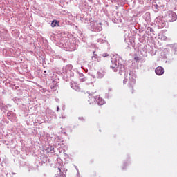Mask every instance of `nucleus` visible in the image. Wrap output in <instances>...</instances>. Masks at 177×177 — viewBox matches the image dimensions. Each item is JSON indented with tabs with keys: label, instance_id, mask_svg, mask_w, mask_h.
<instances>
[{
	"label": "nucleus",
	"instance_id": "1",
	"mask_svg": "<svg viewBox=\"0 0 177 177\" xmlns=\"http://www.w3.org/2000/svg\"><path fill=\"white\" fill-rule=\"evenodd\" d=\"M168 21L169 22H173V21H176V14L174 12H171V11H169L168 12Z\"/></svg>",
	"mask_w": 177,
	"mask_h": 177
},
{
	"label": "nucleus",
	"instance_id": "2",
	"mask_svg": "<svg viewBox=\"0 0 177 177\" xmlns=\"http://www.w3.org/2000/svg\"><path fill=\"white\" fill-rule=\"evenodd\" d=\"M164 68L162 66H158V68H156L155 73L157 74L158 76L162 75L164 74Z\"/></svg>",
	"mask_w": 177,
	"mask_h": 177
},
{
	"label": "nucleus",
	"instance_id": "3",
	"mask_svg": "<svg viewBox=\"0 0 177 177\" xmlns=\"http://www.w3.org/2000/svg\"><path fill=\"white\" fill-rule=\"evenodd\" d=\"M57 174L55 176V177H66V174L61 171L60 167L57 169Z\"/></svg>",
	"mask_w": 177,
	"mask_h": 177
},
{
	"label": "nucleus",
	"instance_id": "4",
	"mask_svg": "<svg viewBox=\"0 0 177 177\" xmlns=\"http://www.w3.org/2000/svg\"><path fill=\"white\" fill-rule=\"evenodd\" d=\"M97 104L98 106H103V104H105L106 102L102 100V98H100L97 102Z\"/></svg>",
	"mask_w": 177,
	"mask_h": 177
},
{
	"label": "nucleus",
	"instance_id": "5",
	"mask_svg": "<svg viewBox=\"0 0 177 177\" xmlns=\"http://www.w3.org/2000/svg\"><path fill=\"white\" fill-rule=\"evenodd\" d=\"M57 25L59 26V22H57V20H53V22H51L52 27H56Z\"/></svg>",
	"mask_w": 177,
	"mask_h": 177
},
{
	"label": "nucleus",
	"instance_id": "6",
	"mask_svg": "<svg viewBox=\"0 0 177 177\" xmlns=\"http://www.w3.org/2000/svg\"><path fill=\"white\" fill-rule=\"evenodd\" d=\"M93 98L97 101V102L101 99L99 95H94Z\"/></svg>",
	"mask_w": 177,
	"mask_h": 177
},
{
	"label": "nucleus",
	"instance_id": "7",
	"mask_svg": "<svg viewBox=\"0 0 177 177\" xmlns=\"http://www.w3.org/2000/svg\"><path fill=\"white\" fill-rule=\"evenodd\" d=\"M134 61L136 62H139L140 60V58L137 55H134Z\"/></svg>",
	"mask_w": 177,
	"mask_h": 177
},
{
	"label": "nucleus",
	"instance_id": "8",
	"mask_svg": "<svg viewBox=\"0 0 177 177\" xmlns=\"http://www.w3.org/2000/svg\"><path fill=\"white\" fill-rule=\"evenodd\" d=\"M114 71H115V72H116V71H117V70H114Z\"/></svg>",
	"mask_w": 177,
	"mask_h": 177
},
{
	"label": "nucleus",
	"instance_id": "9",
	"mask_svg": "<svg viewBox=\"0 0 177 177\" xmlns=\"http://www.w3.org/2000/svg\"><path fill=\"white\" fill-rule=\"evenodd\" d=\"M131 88H132V89H133V86H131Z\"/></svg>",
	"mask_w": 177,
	"mask_h": 177
},
{
	"label": "nucleus",
	"instance_id": "10",
	"mask_svg": "<svg viewBox=\"0 0 177 177\" xmlns=\"http://www.w3.org/2000/svg\"><path fill=\"white\" fill-rule=\"evenodd\" d=\"M77 177H78V176H77Z\"/></svg>",
	"mask_w": 177,
	"mask_h": 177
}]
</instances>
